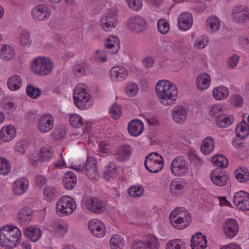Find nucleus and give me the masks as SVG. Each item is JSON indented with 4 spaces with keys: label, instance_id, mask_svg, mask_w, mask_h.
<instances>
[{
    "label": "nucleus",
    "instance_id": "nucleus-41",
    "mask_svg": "<svg viewBox=\"0 0 249 249\" xmlns=\"http://www.w3.org/2000/svg\"><path fill=\"white\" fill-rule=\"evenodd\" d=\"M139 87L134 82H128L125 86L124 92L127 97H133L135 96L139 92Z\"/></svg>",
    "mask_w": 249,
    "mask_h": 249
},
{
    "label": "nucleus",
    "instance_id": "nucleus-46",
    "mask_svg": "<svg viewBox=\"0 0 249 249\" xmlns=\"http://www.w3.org/2000/svg\"><path fill=\"white\" fill-rule=\"evenodd\" d=\"M69 120L70 124L74 128L80 127L84 124V119L76 113L71 114Z\"/></svg>",
    "mask_w": 249,
    "mask_h": 249
},
{
    "label": "nucleus",
    "instance_id": "nucleus-8",
    "mask_svg": "<svg viewBox=\"0 0 249 249\" xmlns=\"http://www.w3.org/2000/svg\"><path fill=\"white\" fill-rule=\"evenodd\" d=\"M85 205L88 211L96 214L103 213L106 209L105 203L97 197L87 198L85 201Z\"/></svg>",
    "mask_w": 249,
    "mask_h": 249
},
{
    "label": "nucleus",
    "instance_id": "nucleus-21",
    "mask_svg": "<svg viewBox=\"0 0 249 249\" xmlns=\"http://www.w3.org/2000/svg\"><path fill=\"white\" fill-rule=\"evenodd\" d=\"M144 125L143 123L139 119L131 120L128 124L127 129L130 135L137 137L143 131Z\"/></svg>",
    "mask_w": 249,
    "mask_h": 249
},
{
    "label": "nucleus",
    "instance_id": "nucleus-28",
    "mask_svg": "<svg viewBox=\"0 0 249 249\" xmlns=\"http://www.w3.org/2000/svg\"><path fill=\"white\" fill-rule=\"evenodd\" d=\"M196 87L199 90L207 89L211 83L210 76L206 72H202L196 79Z\"/></svg>",
    "mask_w": 249,
    "mask_h": 249
},
{
    "label": "nucleus",
    "instance_id": "nucleus-6",
    "mask_svg": "<svg viewBox=\"0 0 249 249\" xmlns=\"http://www.w3.org/2000/svg\"><path fill=\"white\" fill-rule=\"evenodd\" d=\"M144 166L149 172L152 173H158L163 167L164 159L157 152L151 153L145 158Z\"/></svg>",
    "mask_w": 249,
    "mask_h": 249
},
{
    "label": "nucleus",
    "instance_id": "nucleus-14",
    "mask_svg": "<svg viewBox=\"0 0 249 249\" xmlns=\"http://www.w3.org/2000/svg\"><path fill=\"white\" fill-rule=\"evenodd\" d=\"M127 27L134 32L141 33L146 29V23L142 18L136 16L129 18L127 22Z\"/></svg>",
    "mask_w": 249,
    "mask_h": 249
},
{
    "label": "nucleus",
    "instance_id": "nucleus-16",
    "mask_svg": "<svg viewBox=\"0 0 249 249\" xmlns=\"http://www.w3.org/2000/svg\"><path fill=\"white\" fill-rule=\"evenodd\" d=\"M232 16L235 21L244 23L249 19V9L246 7L235 6L232 12Z\"/></svg>",
    "mask_w": 249,
    "mask_h": 249
},
{
    "label": "nucleus",
    "instance_id": "nucleus-18",
    "mask_svg": "<svg viewBox=\"0 0 249 249\" xmlns=\"http://www.w3.org/2000/svg\"><path fill=\"white\" fill-rule=\"evenodd\" d=\"M29 181L27 178H18L13 182L12 186V191L15 195L20 196L27 191Z\"/></svg>",
    "mask_w": 249,
    "mask_h": 249
},
{
    "label": "nucleus",
    "instance_id": "nucleus-30",
    "mask_svg": "<svg viewBox=\"0 0 249 249\" xmlns=\"http://www.w3.org/2000/svg\"><path fill=\"white\" fill-rule=\"evenodd\" d=\"M200 149L201 152L205 155L212 153L214 149L213 139L211 137L205 138L202 141Z\"/></svg>",
    "mask_w": 249,
    "mask_h": 249
},
{
    "label": "nucleus",
    "instance_id": "nucleus-29",
    "mask_svg": "<svg viewBox=\"0 0 249 249\" xmlns=\"http://www.w3.org/2000/svg\"><path fill=\"white\" fill-rule=\"evenodd\" d=\"M77 178L75 174L71 171L66 172L63 178V185L67 190H71L75 186Z\"/></svg>",
    "mask_w": 249,
    "mask_h": 249
},
{
    "label": "nucleus",
    "instance_id": "nucleus-17",
    "mask_svg": "<svg viewBox=\"0 0 249 249\" xmlns=\"http://www.w3.org/2000/svg\"><path fill=\"white\" fill-rule=\"evenodd\" d=\"M16 129L13 125H4L0 130V139L5 142L13 140L16 136Z\"/></svg>",
    "mask_w": 249,
    "mask_h": 249
},
{
    "label": "nucleus",
    "instance_id": "nucleus-55",
    "mask_svg": "<svg viewBox=\"0 0 249 249\" xmlns=\"http://www.w3.org/2000/svg\"><path fill=\"white\" fill-rule=\"evenodd\" d=\"M109 113L113 118L118 119L121 114V108L119 105L114 104L110 108Z\"/></svg>",
    "mask_w": 249,
    "mask_h": 249
},
{
    "label": "nucleus",
    "instance_id": "nucleus-22",
    "mask_svg": "<svg viewBox=\"0 0 249 249\" xmlns=\"http://www.w3.org/2000/svg\"><path fill=\"white\" fill-rule=\"evenodd\" d=\"M187 115V110L181 106L175 107L172 111L173 120L178 124L183 123L186 120Z\"/></svg>",
    "mask_w": 249,
    "mask_h": 249
},
{
    "label": "nucleus",
    "instance_id": "nucleus-4",
    "mask_svg": "<svg viewBox=\"0 0 249 249\" xmlns=\"http://www.w3.org/2000/svg\"><path fill=\"white\" fill-rule=\"evenodd\" d=\"M171 225L178 230L186 228L191 222L190 213L184 208H177L170 214Z\"/></svg>",
    "mask_w": 249,
    "mask_h": 249
},
{
    "label": "nucleus",
    "instance_id": "nucleus-40",
    "mask_svg": "<svg viewBox=\"0 0 249 249\" xmlns=\"http://www.w3.org/2000/svg\"><path fill=\"white\" fill-rule=\"evenodd\" d=\"M234 176L240 182H245L249 180V171L245 167H241L234 172Z\"/></svg>",
    "mask_w": 249,
    "mask_h": 249
},
{
    "label": "nucleus",
    "instance_id": "nucleus-60",
    "mask_svg": "<svg viewBox=\"0 0 249 249\" xmlns=\"http://www.w3.org/2000/svg\"><path fill=\"white\" fill-rule=\"evenodd\" d=\"M129 7L133 10L138 11L142 7V2L141 0H126Z\"/></svg>",
    "mask_w": 249,
    "mask_h": 249
},
{
    "label": "nucleus",
    "instance_id": "nucleus-35",
    "mask_svg": "<svg viewBox=\"0 0 249 249\" xmlns=\"http://www.w3.org/2000/svg\"><path fill=\"white\" fill-rule=\"evenodd\" d=\"M184 188L183 183L179 179L173 180L170 184V192L173 196H178L181 194Z\"/></svg>",
    "mask_w": 249,
    "mask_h": 249
},
{
    "label": "nucleus",
    "instance_id": "nucleus-43",
    "mask_svg": "<svg viewBox=\"0 0 249 249\" xmlns=\"http://www.w3.org/2000/svg\"><path fill=\"white\" fill-rule=\"evenodd\" d=\"M109 243L111 249H121L124 244V240L121 236L114 234L111 237Z\"/></svg>",
    "mask_w": 249,
    "mask_h": 249
},
{
    "label": "nucleus",
    "instance_id": "nucleus-42",
    "mask_svg": "<svg viewBox=\"0 0 249 249\" xmlns=\"http://www.w3.org/2000/svg\"><path fill=\"white\" fill-rule=\"evenodd\" d=\"M185 242L180 239L170 240L166 245V249H186Z\"/></svg>",
    "mask_w": 249,
    "mask_h": 249
},
{
    "label": "nucleus",
    "instance_id": "nucleus-26",
    "mask_svg": "<svg viewBox=\"0 0 249 249\" xmlns=\"http://www.w3.org/2000/svg\"><path fill=\"white\" fill-rule=\"evenodd\" d=\"M207 241L204 235L198 232L194 235L191 239L192 249H205Z\"/></svg>",
    "mask_w": 249,
    "mask_h": 249
},
{
    "label": "nucleus",
    "instance_id": "nucleus-44",
    "mask_svg": "<svg viewBox=\"0 0 249 249\" xmlns=\"http://www.w3.org/2000/svg\"><path fill=\"white\" fill-rule=\"evenodd\" d=\"M212 162L217 167L226 168L228 165L227 159L222 155H216L212 158Z\"/></svg>",
    "mask_w": 249,
    "mask_h": 249
},
{
    "label": "nucleus",
    "instance_id": "nucleus-33",
    "mask_svg": "<svg viewBox=\"0 0 249 249\" xmlns=\"http://www.w3.org/2000/svg\"><path fill=\"white\" fill-rule=\"evenodd\" d=\"M7 84L8 89L10 90L17 91L22 86V79L18 75H13L8 79Z\"/></svg>",
    "mask_w": 249,
    "mask_h": 249
},
{
    "label": "nucleus",
    "instance_id": "nucleus-36",
    "mask_svg": "<svg viewBox=\"0 0 249 249\" xmlns=\"http://www.w3.org/2000/svg\"><path fill=\"white\" fill-rule=\"evenodd\" d=\"M234 121L231 115L226 114L219 115L216 119V124L220 127H227L230 125Z\"/></svg>",
    "mask_w": 249,
    "mask_h": 249
},
{
    "label": "nucleus",
    "instance_id": "nucleus-58",
    "mask_svg": "<svg viewBox=\"0 0 249 249\" xmlns=\"http://www.w3.org/2000/svg\"><path fill=\"white\" fill-rule=\"evenodd\" d=\"M188 158L190 161L196 166H201L203 163L202 160L194 152H189Z\"/></svg>",
    "mask_w": 249,
    "mask_h": 249
},
{
    "label": "nucleus",
    "instance_id": "nucleus-31",
    "mask_svg": "<svg viewBox=\"0 0 249 249\" xmlns=\"http://www.w3.org/2000/svg\"><path fill=\"white\" fill-rule=\"evenodd\" d=\"M229 91L228 89L224 86H218L212 90L213 97L217 101H221L227 98Z\"/></svg>",
    "mask_w": 249,
    "mask_h": 249
},
{
    "label": "nucleus",
    "instance_id": "nucleus-5",
    "mask_svg": "<svg viewBox=\"0 0 249 249\" xmlns=\"http://www.w3.org/2000/svg\"><path fill=\"white\" fill-rule=\"evenodd\" d=\"M77 206L72 197L68 196H61L57 201L55 212L60 217L67 216L72 214L76 209Z\"/></svg>",
    "mask_w": 249,
    "mask_h": 249
},
{
    "label": "nucleus",
    "instance_id": "nucleus-24",
    "mask_svg": "<svg viewBox=\"0 0 249 249\" xmlns=\"http://www.w3.org/2000/svg\"><path fill=\"white\" fill-rule=\"evenodd\" d=\"M53 63H31V69L35 73L40 75L49 74L52 70Z\"/></svg>",
    "mask_w": 249,
    "mask_h": 249
},
{
    "label": "nucleus",
    "instance_id": "nucleus-45",
    "mask_svg": "<svg viewBox=\"0 0 249 249\" xmlns=\"http://www.w3.org/2000/svg\"><path fill=\"white\" fill-rule=\"evenodd\" d=\"M66 128L62 124H59L55 126L51 132V136L55 140H60L66 135Z\"/></svg>",
    "mask_w": 249,
    "mask_h": 249
},
{
    "label": "nucleus",
    "instance_id": "nucleus-37",
    "mask_svg": "<svg viewBox=\"0 0 249 249\" xmlns=\"http://www.w3.org/2000/svg\"><path fill=\"white\" fill-rule=\"evenodd\" d=\"M69 230L68 224L65 222H61L54 225L53 231L57 236L63 237Z\"/></svg>",
    "mask_w": 249,
    "mask_h": 249
},
{
    "label": "nucleus",
    "instance_id": "nucleus-64",
    "mask_svg": "<svg viewBox=\"0 0 249 249\" xmlns=\"http://www.w3.org/2000/svg\"><path fill=\"white\" fill-rule=\"evenodd\" d=\"M98 147L99 151L102 154H108L111 152L110 146L104 142H101Z\"/></svg>",
    "mask_w": 249,
    "mask_h": 249
},
{
    "label": "nucleus",
    "instance_id": "nucleus-3",
    "mask_svg": "<svg viewBox=\"0 0 249 249\" xmlns=\"http://www.w3.org/2000/svg\"><path fill=\"white\" fill-rule=\"evenodd\" d=\"M73 98L76 107L81 110L89 108L92 105V100L87 85L79 83L74 89Z\"/></svg>",
    "mask_w": 249,
    "mask_h": 249
},
{
    "label": "nucleus",
    "instance_id": "nucleus-56",
    "mask_svg": "<svg viewBox=\"0 0 249 249\" xmlns=\"http://www.w3.org/2000/svg\"><path fill=\"white\" fill-rule=\"evenodd\" d=\"M117 11L115 9H109L106 14L105 16L102 18L105 20L111 21L114 20V22L117 24Z\"/></svg>",
    "mask_w": 249,
    "mask_h": 249
},
{
    "label": "nucleus",
    "instance_id": "nucleus-53",
    "mask_svg": "<svg viewBox=\"0 0 249 249\" xmlns=\"http://www.w3.org/2000/svg\"><path fill=\"white\" fill-rule=\"evenodd\" d=\"M158 29L162 34H166L169 30V25L168 21L165 19H160L158 22Z\"/></svg>",
    "mask_w": 249,
    "mask_h": 249
},
{
    "label": "nucleus",
    "instance_id": "nucleus-47",
    "mask_svg": "<svg viewBox=\"0 0 249 249\" xmlns=\"http://www.w3.org/2000/svg\"><path fill=\"white\" fill-rule=\"evenodd\" d=\"M220 21L216 17H210L207 20V25L212 32L217 31L220 27Z\"/></svg>",
    "mask_w": 249,
    "mask_h": 249
},
{
    "label": "nucleus",
    "instance_id": "nucleus-9",
    "mask_svg": "<svg viewBox=\"0 0 249 249\" xmlns=\"http://www.w3.org/2000/svg\"><path fill=\"white\" fill-rule=\"evenodd\" d=\"M88 228L91 234L98 238H103L107 232L106 228L102 221L99 219H90L88 224Z\"/></svg>",
    "mask_w": 249,
    "mask_h": 249
},
{
    "label": "nucleus",
    "instance_id": "nucleus-49",
    "mask_svg": "<svg viewBox=\"0 0 249 249\" xmlns=\"http://www.w3.org/2000/svg\"><path fill=\"white\" fill-rule=\"evenodd\" d=\"M143 188L141 186H131L127 190L129 195L133 197H140L143 194Z\"/></svg>",
    "mask_w": 249,
    "mask_h": 249
},
{
    "label": "nucleus",
    "instance_id": "nucleus-61",
    "mask_svg": "<svg viewBox=\"0 0 249 249\" xmlns=\"http://www.w3.org/2000/svg\"><path fill=\"white\" fill-rule=\"evenodd\" d=\"M31 38L29 33L26 31H22L20 35V43L23 46L30 44Z\"/></svg>",
    "mask_w": 249,
    "mask_h": 249
},
{
    "label": "nucleus",
    "instance_id": "nucleus-48",
    "mask_svg": "<svg viewBox=\"0 0 249 249\" xmlns=\"http://www.w3.org/2000/svg\"><path fill=\"white\" fill-rule=\"evenodd\" d=\"M26 91L27 96L33 99L37 98L41 93L38 88L31 84L27 86Z\"/></svg>",
    "mask_w": 249,
    "mask_h": 249
},
{
    "label": "nucleus",
    "instance_id": "nucleus-62",
    "mask_svg": "<svg viewBox=\"0 0 249 249\" xmlns=\"http://www.w3.org/2000/svg\"><path fill=\"white\" fill-rule=\"evenodd\" d=\"M114 21L113 20L111 22V21L101 19L102 28L106 31H110L111 29L115 27L117 24L114 22Z\"/></svg>",
    "mask_w": 249,
    "mask_h": 249
},
{
    "label": "nucleus",
    "instance_id": "nucleus-15",
    "mask_svg": "<svg viewBox=\"0 0 249 249\" xmlns=\"http://www.w3.org/2000/svg\"><path fill=\"white\" fill-rule=\"evenodd\" d=\"M210 178L212 182L218 186L225 185L228 180V176L221 169H215L210 173Z\"/></svg>",
    "mask_w": 249,
    "mask_h": 249
},
{
    "label": "nucleus",
    "instance_id": "nucleus-38",
    "mask_svg": "<svg viewBox=\"0 0 249 249\" xmlns=\"http://www.w3.org/2000/svg\"><path fill=\"white\" fill-rule=\"evenodd\" d=\"M53 156V151L50 147H42L38 153V159L41 161H48Z\"/></svg>",
    "mask_w": 249,
    "mask_h": 249
},
{
    "label": "nucleus",
    "instance_id": "nucleus-32",
    "mask_svg": "<svg viewBox=\"0 0 249 249\" xmlns=\"http://www.w3.org/2000/svg\"><path fill=\"white\" fill-rule=\"evenodd\" d=\"M235 134L236 137L240 139H244L249 134V126L245 122L239 123L235 128Z\"/></svg>",
    "mask_w": 249,
    "mask_h": 249
},
{
    "label": "nucleus",
    "instance_id": "nucleus-59",
    "mask_svg": "<svg viewBox=\"0 0 249 249\" xmlns=\"http://www.w3.org/2000/svg\"><path fill=\"white\" fill-rule=\"evenodd\" d=\"M230 103L232 106L239 107L242 105L243 99L240 95L234 94L231 96Z\"/></svg>",
    "mask_w": 249,
    "mask_h": 249
},
{
    "label": "nucleus",
    "instance_id": "nucleus-34",
    "mask_svg": "<svg viewBox=\"0 0 249 249\" xmlns=\"http://www.w3.org/2000/svg\"><path fill=\"white\" fill-rule=\"evenodd\" d=\"M42 194L44 199L48 202L53 201L58 195L56 189L51 186H47L44 187Z\"/></svg>",
    "mask_w": 249,
    "mask_h": 249
},
{
    "label": "nucleus",
    "instance_id": "nucleus-1",
    "mask_svg": "<svg viewBox=\"0 0 249 249\" xmlns=\"http://www.w3.org/2000/svg\"><path fill=\"white\" fill-rule=\"evenodd\" d=\"M155 91L160 102L164 106L173 105L178 97L177 87L169 80L158 81L155 86Z\"/></svg>",
    "mask_w": 249,
    "mask_h": 249
},
{
    "label": "nucleus",
    "instance_id": "nucleus-50",
    "mask_svg": "<svg viewBox=\"0 0 249 249\" xmlns=\"http://www.w3.org/2000/svg\"><path fill=\"white\" fill-rule=\"evenodd\" d=\"M27 148V142L24 141H19L17 142L15 146L14 150L16 155H23Z\"/></svg>",
    "mask_w": 249,
    "mask_h": 249
},
{
    "label": "nucleus",
    "instance_id": "nucleus-11",
    "mask_svg": "<svg viewBox=\"0 0 249 249\" xmlns=\"http://www.w3.org/2000/svg\"><path fill=\"white\" fill-rule=\"evenodd\" d=\"M233 202L236 207L241 210H249V194L242 191L235 193Z\"/></svg>",
    "mask_w": 249,
    "mask_h": 249
},
{
    "label": "nucleus",
    "instance_id": "nucleus-63",
    "mask_svg": "<svg viewBox=\"0 0 249 249\" xmlns=\"http://www.w3.org/2000/svg\"><path fill=\"white\" fill-rule=\"evenodd\" d=\"M131 249H149V247L146 243L137 240L132 243Z\"/></svg>",
    "mask_w": 249,
    "mask_h": 249
},
{
    "label": "nucleus",
    "instance_id": "nucleus-20",
    "mask_svg": "<svg viewBox=\"0 0 249 249\" xmlns=\"http://www.w3.org/2000/svg\"><path fill=\"white\" fill-rule=\"evenodd\" d=\"M128 76V71L122 66H116L113 67L110 70V77L112 80L121 81L125 79Z\"/></svg>",
    "mask_w": 249,
    "mask_h": 249
},
{
    "label": "nucleus",
    "instance_id": "nucleus-57",
    "mask_svg": "<svg viewBox=\"0 0 249 249\" xmlns=\"http://www.w3.org/2000/svg\"><path fill=\"white\" fill-rule=\"evenodd\" d=\"M85 170L86 175L90 179L96 180L99 178V173L96 167Z\"/></svg>",
    "mask_w": 249,
    "mask_h": 249
},
{
    "label": "nucleus",
    "instance_id": "nucleus-39",
    "mask_svg": "<svg viewBox=\"0 0 249 249\" xmlns=\"http://www.w3.org/2000/svg\"><path fill=\"white\" fill-rule=\"evenodd\" d=\"M14 52L7 45H0V57L5 61H9L14 57Z\"/></svg>",
    "mask_w": 249,
    "mask_h": 249
},
{
    "label": "nucleus",
    "instance_id": "nucleus-2",
    "mask_svg": "<svg viewBox=\"0 0 249 249\" xmlns=\"http://www.w3.org/2000/svg\"><path fill=\"white\" fill-rule=\"evenodd\" d=\"M21 238L19 228L13 225H6L0 229V245L2 247L12 249L18 246Z\"/></svg>",
    "mask_w": 249,
    "mask_h": 249
},
{
    "label": "nucleus",
    "instance_id": "nucleus-13",
    "mask_svg": "<svg viewBox=\"0 0 249 249\" xmlns=\"http://www.w3.org/2000/svg\"><path fill=\"white\" fill-rule=\"evenodd\" d=\"M32 14L33 18L38 21L47 20L51 17L50 8L46 4H38L33 8Z\"/></svg>",
    "mask_w": 249,
    "mask_h": 249
},
{
    "label": "nucleus",
    "instance_id": "nucleus-25",
    "mask_svg": "<svg viewBox=\"0 0 249 249\" xmlns=\"http://www.w3.org/2000/svg\"><path fill=\"white\" fill-rule=\"evenodd\" d=\"M33 212L30 207H24L20 209L18 214V222L21 225H26L30 222L33 218Z\"/></svg>",
    "mask_w": 249,
    "mask_h": 249
},
{
    "label": "nucleus",
    "instance_id": "nucleus-7",
    "mask_svg": "<svg viewBox=\"0 0 249 249\" xmlns=\"http://www.w3.org/2000/svg\"><path fill=\"white\" fill-rule=\"evenodd\" d=\"M188 169V163L182 156L175 158L170 164L172 174L176 177L185 175Z\"/></svg>",
    "mask_w": 249,
    "mask_h": 249
},
{
    "label": "nucleus",
    "instance_id": "nucleus-12",
    "mask_svg": "<svg viewBox=\"0 0 249 249\" xmlns=\"http://www.w3.org/2000/svg\"><path fill=\"white\" fill-rule=\"evenodd\" d=\"M222 229L225 236L227 238L232 239L238 232L239 226L238 222L233 218L228 219L224 222Z\"/></svg>",
    "mask_w": 249,
    "mask_h": 249
},
{
    "label": "nucleus",
    "instance_id": "nucleus-10",
    "mask_svg": "<svg viewBox=\"0 0 249 249\" xmlns=\"http://www.w3.org/2000/svg\"><path fill=\"white\" fill-rule=\"evenodd\" d=\"M54 124L53 116L50 113H45L37 119V128L40 133H46L52 129Z\"/></svg>",
    "mask_w": 249,
    "mask_h": 249
},
{
    "label": "nucleus",
    "instance_id": "nucleus-54",
    "mask_svg": "<svg viewBox=\"0 0 249 249\" xmlns=\"http://www.w3.org/2000/svg\"><path fill=\"white\" fill-rule=\"evenodd\" d=\"M223 110V106L218 103L212 105L209 108V113L211 116H214Z\"/></svg>",
    "mask_w": 249,
    "mask_h": 249
},
{
    "label": "nucleus",
    "instance_id": "nucleus-19",
    "mask_svg": "<svg viewBox=\"0 0 249 249\" xmlns=\"http://www.w3.org/2000/svg\"><path fill=\"white\" fill-rule=\"evenodd\" d=\"M132 154V149L127 144H123L117 148L115 157L118 161H124L128 160Z\"/></svg>",
    "mask_w": 249,
    "mask_h": 249
},
{
    "label": "nucleus",
    "instance_id": "nucleus-52",
    "mask_svg": "<svg viewBox=\"0 0 249 249\" xmlns=\"http://www.w3.org/2000/svg\"><path fill=\"white\" fill-rule=\"evenodd\" d=\"M147 245L149 249H158L160 246L159 241L156 237L152 235H148L146 237Z\"/></svg>",
    "mask_w": 249,
    "mask_h": 249
},
{
    "label": "nucleus",
    "instance_id": "nucleus-23",
    "mask_svg": "<svg viewBox=\"0 0 249 249\" xmlns=\"http://www.w3.org/2000/svg\"><path fill=\"white\" fill-rule=\"evenodd\" d=\"M23 232L24 236L32 242H36L41 236L40 228L34 226H29L23 228Z\"/></svg>",
    "mask_w": 249,
    "mask_h": 249
},
{
    "label": "nucleus",
    "instance_id": "nucleus-27",
    "mask_svg": "<svg viewBox=\"0 0 249 249\" xmlns=\"http://www.w3.org/2000/svg\"><path fill=\"white\" fill-rule=\"evenodd\" d=\"M193 24V18L189 13H182L179 17L178 26L180 30L186 31L189 29Z\"/></svg>",
    "mask_w": 249,
    "mask_h": 249
},
{
    "label": "nucleus",
    "instance_id": "nucleus-51",
    "mask_svg": "<svg viewBox=\"0 0 249 249\" xmlns=\"http://www.w3.org/2000/svg\"><path fill=\"white\" fill-rule=\"evenodd\" d=\"M11 170V166L8 160L4 158H0V174L6 175Z\"/></svg>",
    "mask_w": 249,
    "mask_h": 249
}]
</instances>
